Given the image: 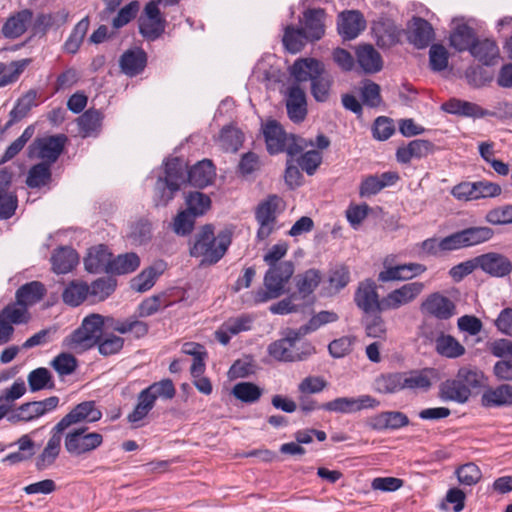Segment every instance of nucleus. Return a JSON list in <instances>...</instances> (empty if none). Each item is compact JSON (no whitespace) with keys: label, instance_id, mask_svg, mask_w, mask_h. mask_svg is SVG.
<instances>
[{"label":"nucleus","instance_id":"338daca9","mask_svg":"<svg viewBox=\"0 0 512 512\" xmlns=\"http://www.w3.org/2000/svg\"><path fill=\"white\" fill-rule=\"evenodd\" d=\"M27 62V60L12 61L9 64L0 62V88L17 81Z\"/></svg>","mask_w":512,"mask_h":512},{"label":"nucleus","instance_id":"4be33fe9","mask_svg":"<svg viewBox=\"0 0 512 512\" xmlns=\"http://www.w3.org/2000/svg\"><path fill=\"white\" fill-rule=\"evenodd\" d=\"M216 176L215 166L209 159H203L191 166L187 172V182L196 188L203 189L212 184Z\"/></svg>","mask_w":512,"mask_h":512},{"label":"nucleus","instance_id":"a878e982","mask_svg":"<svg viewBox=\"0 0 512 512\" xmlns=\"http://www.w3.org/2000/svg\"><path fill=\"white\" fill-rule=\"evenodd\" d=\"M119 65L125 75L137 76L147 65V53L142 48L129 49L121 55Z\"/></svg>","mask_w":512,"mask_h":512},{"label":"nucleus","instance_id":"4d7b16f0","mask_svg":"<svg viewBox=\"0 0 512 512\" xmlns=\"http://www.w3.org/2000/svg\"><path fill=\"white\" fill-rule=\"evenodd\" d=\"M142 391L143 393H146L149 399L152 398V402L154 404L158 398L170 400L173 399L176 395L174 383L169 378L154 382Z\"/></svg>","mask_w":512,"mask_h":512},{"label":"nucleus","instance_id":"9d476101","mask_svg":"<svg viewBox=\"0 0 512 512\" xmlns=\"http://www.w3.org/2000/svg\"><path fill=\"white\" fill-rule=\"evenodd\" d=\"M102 418V412L94 401H83L77 404L55 426L57 431H65L71 425L81 422L94 423Z\"/></svg>","mask_w":512,"mask_h":512},{"label":"nucleus","instance_id":"c9c22d12","mask_svg":"<svg viewBox=\"0 0 512 512\" xmlns=\"http://www.w3.org/2000/svg\"><path fill=\"white\" fill-rule=\"evenodd\" d=\"M36 98L37 92L35 90H29L22 97H20L9 113V120L5 124L4 130L9 129L15 123H18L23 118H25L30 110L37 105Z\"/></svg>","mask_w":512,"mask_h":512},{"label":"nucleus","instance_id":"c03bdc74","mask_svg":"<svg viewBox=\"0 0 512 512\" xmlns=\"http://www.w3.org/2000/svg\"><path fill=\"white\" fill-rule=\"evenodd\" d=\"M51 181V165L42 161L30 167L25 182L29 188L39 189L50 184Z\"/></svg>","mask_w":512,"mask_h":512},{"label":"nucleus","instance_id":"aec40b11","mask_svg":"<svg viewBox=\"0 0 512 512\" xmlns=\"http://www.w3.org/2000/svg\"><path fill=\"white\" fill-rule=\"evenodd\" d=\"M434 29L432 25L421 17H413L412 25L407 32V40L417 49H424L430 45L434 39Z\"/></svg>","mask_w":512,"mask_h":512},{"label":"nucleus","instance_id":"f704fd0d","mask_svg":"<svg viewBox=\"0 0 512 512\" xmlns=\"http://www.w3.org/2000/svg\"><path fill=\"white\" fill-rule=\"evenodd\" d=\"M440 396L443 400L466 403L471 396V391L464 386L456 375L455 379H448L440 385Z\"/></svg>","mask_w":512,"mask_h":512},{"label":"nucleus","instance_id":"e2e57ef3","mask_svg":"<svg viewBox=\"0 0 512 512\" xmlns=\"http://www.w3.org/2000/svg\"><path fill=\"white\" fill-rule=\"evenodd\" d=\"M262 389L252 382H240L232 389L233 396L244 403H255L262 396Z\"/></svg>","mask_w":512,"mask_h":512},{"label":"nucleus","instance_id":"c85d7f7f","mask_svg":"<svg viewBox=\"0 0 512 512\" xmlns=\"http://www.w3.org/2000/svg\"><path fill=\"white\" fill-rule=\"evenodd\" d=\"M442 110L453 115L482 118L489 115V111L483 109L476 103L452 98L442 104Z\"/></svg>","mask_w":512,"mask_h":512},{"label":"nucleus","instance_id":"f8f14e48","mask_svg":"<svg viewBox=\"0 0 512 512\" xmlns=\"http://www.w3.org/2000/svg\"><path fill=\"white\" fill-rule=\"evenodd\" d=\"M421 312L438 320H448L456 314V305L440 292L429 294L421 303Z\"/></svg>","mask_w":512,"mask_h":512},{"label":"nucleus","instance_id":"e433bc0d","mask_svg":"<svg viewBox=\"0 0 512 512\" xmlns=\"http://www.w3.org/2000/svg\"><path fill=\"white\" fill-rule=\"evenodd\" d=\"M403 377L402 372L382 373L375 378L373 388L379 394H396L404 390Z\"/></svg>","mask_w":512,"mask_h":512},{"label":"nucleus","instance_id":"052dcab7","mask_svg":"<svg viewBox=\"0 0 512 512\" xmlns=\"http://www.w3.org/2000/svg\"><path fill=\"white\" fill-rule=\"evenodd\" d=\"M243 140V133L237 128L225 126L220 132L219 142L222 149L226 152L238 151L242 146Z\"/></svg>","mask_w":512,"mask_h":512},{"label":"nucleus","instance_id":"ddd939ff","mask_svg":"<svg viewBox=\"0 0 512 512\" xmlns=\"http://www.w3.org/2000/svg\"><path fill=\"white\" fill-rule=\"evenodd\" d=\"M326 12L322 8H308L300 19L301 30L311 43L319 41L325 34Z\"/></svg>","mask_w":512,"mask_h":512},{"label":"nucleus","instance_id":"9b49d317","mask_svg":"<svg viewBox=\"0 0 512 512\" xmlns=\"http://www.w3.org/2000/svg\"><path fill=\"white\" fill-rule=\"evenodd\" d=\"M380 402L370 395H361L357 398L339 397L321 404V408L329 412L354 413L362 409L376 408Z\"/></svg>","mask_w":512,"mask_h":512},{"label":"nucleus","instance_id":"2eb2a0df","mask_svg":"<svg viewBox=\"0 0 512 512\" xmlns=\"http://www.w3.org/2000/svg\"><path fill=\"white\" fill-rule=\"evenodd\" d=\"M424 289L422 282H411L404 284L389 292L384 297L383 305L387 310L398 309L399 307L412 302Z\"/></svg>","mask_w":512,"mask_h":512},{"label":"nucleus","instance_id":"6ab92c4d","mask_svg":"<svg viewBox=\"0 0 512 512\" xmlns=\"http://www.w3.org/2000/svg\"><path fill=\"white\" fill-rule=\"evenodd\" d=\"M111 264L112 253L104 244L89 248L84 258V266L89 273L106 272L110 274Z\"/></svg>","mask_w":512,"mask_h":512},{"label":"nucleus","instance_id":"a18cd8bd","mask_svg":"<svg viewBox=\"0 0 512 512\" xmlns=\"http://www.w3.org/2000/svg\"><path fill=\"white\" fill-rule=\"evenodd\" d=\"M184 202L187 212L195 217H200L206 214L211 208L212 203L210 197L200 191H189L185 193Z\"/></svg>","mask_w":512,"mask_h":512},{"label":"nucleus","instance_id":"72a5a7b5","mask_svg":"<svg viewBox=\"0 0 512 512\" xmlns=\"http://www.w3.org/2000/svg\"><path fill=\"white\" fill-rule=\"evenodd\" d=\"M333 78L327 71L325 64L310 81L311 95L317 102H326L329 99Z\"/></svg>","mask_w":512,"mask_h":512},{"label":"nucleus","instance_id":"6e6d98bb","mask_svg":"<svg viewBox=\"0 0 512 512\" xmlns=\"http://www.w3.org/2000/svg\"><path fill=\"white\" fill-rule=\"evenodd\" d=\"M58 404L59 398L57 396H50L41 401L23 403L22 410L26 412L28 420L31 421L56 409Z\"/></svg>","mask_w":512,"mask_h":512},{"label":"nucleus","instance_id":"a19ab883","mask_svg":"<svg viewBox=\"0 0 512 512\" xmlns=\"http://www.w3.org/2000/svg\"><path fill=\"white\" fill-rule=\"evenodd\" d=\"M450 45L457 51H469L476 42L475 31L467 24H459L450 35Z\"/></svg>","mask_w":512,"mask_h":512},{"label":"nucleus","instance_id":"473e14b6","mask_svg":"<svg viewBox=\"0 0 512 512\" xmlns=\"http://www.w3.org/2000/svg\"><path fill=\"white\" fill-rule=\"evenodd\" d=\"M471 55L483 65H495L499 59V48L495 41L490 39L476 40L471 47Z\"/></svg>","mask_w":512,"mask_h":512},{"label":"nucleus","instance_id":"4c0bfd02","mask_svg":"<svg viewBox=\"0 0 512 512\" xmlns=\"http://www.w3.org/2000/svg\"><path fill=\"white\" fill-rule=\"evenodd\" d=\"M187 172V163L179 157H173L165 161L162 179L176 184L181 189V186L187 182Z\"/></svg>","mask_w":512,"mask_h":512},{"label":"nucleus","instance_id":"0eeeda50","mask_svg":"<svg viewBox=\"0 0 512 512\" xmlns=\"http://www.w3.org/2000/svg\"><path fill=\"white\" fill-rule=\"evenodd\" d=\"M167 21L162 15L157 2L146 3L142 15L138 19L141 36L147 41L159 39L165 32Z\"/></svg>","mask_w":512,"mask_h":512},{"label":"nucleus","instance_id":"cd10ccee","mask_svg":"<svg viewBox=\"0 0 512 512\" xmlns=\"http://www.w3.org/2000/svg\"><path fill=\"white\" fill-rule=\"evenodd\" d=\"M357 63L367 74L379 72L383 67L380 53L371 44H360L355 50Z\"/></svg>","mask_w":512,"mask_h":512},{"label":"nucleus","instance_id":"680f3d73","mask_svg":"<svg viewBox=\"0 0 512 512\" xmlns=\"http://www.w3.org/2000/svg\"><path fill=\"white\" fill-rule=\"evenodd\" d=\"M360 96L363 105L369 108H377L382 103L380 85L370 79H365L362 82Z\"/></svg>","mask_w":512,"mask_h":512},{"label":"nucleus","instance_id":"603ef678","mask_svg":"<svg viewBox=\"0 0 512 512\" xmlns=\"http://www.w3.org/2000/svg\"><path fill=\"white\" fill-rule=\"evenodd\" d=\"M89 297V285L86 282L71 281L62 293L63 302L77 307Z\"/></svg>","mask_w":512,"mask_h":512},{"label":"nucleus","instance_id":"1a4fd4ad","mask_svg":"<svg viewBox=\"0 0 512 512\" xmlns=\"http://www.w3.org/2000/svg\"><path fill=\"white\" fill-rule=\"evenodd\" d=\"M353 300L356 307L361 310L363 314L386 311L383 305L384 297L380 299L377 285L370 278L359 282Z\"/></svg>","mask_w":512,"mask_h":512},{"label":"nucleus","instance_id":"a211bd4d","mask_svg":"<svg viewBox=\"0 0 512 512\" xmlns=\"http://www.w3.org/2000/svg\"><path fill=\"white\" fill-rule=\"evenodd\" d=\"M410 424L408 416L401 411H383L372 416L368 425L376 431L398 430Z\"/></svg>","mask_w":512,"mask_h":512},{"label":"nucleus","instance_id":"6e6552de","mask_svg":"<svg viewBox=\"0 0 512 512\" xmlns=\"http://www.w3.org/2000/svg\"><path fill=\"white\" fill-rule=\"evenodd\" d=\"M280 201L281 199L278 195L272 194L257 205L255 210V219L259 224V228L257 230V239L259 241L265 240L273 233Z\"/></svg>","mask_w":512,"mask_h":512},{"label":"nucleus","instance_id":"423d86ee","mask_svg":"<svg viewBox=\"0 0 512 512\" xmlns=\"http://www.w3.org/2000/svg\"><path fill=\"white\" fill-rule=\"evenodd\" d=\"M68 138L65 134L37 137L29 145L28 156H36L43 162L52 165L62 154Z\"/></svg>","mask_w":512,"mask_h":512},{"label":"nucleus","instance_id":"69168bd1","mask_svg":"<svg viewBox=\"0 0 512 512\" xmlns=\"http://www.w3.org/2000/svg\"><path fill=\"white\" fill-rule=\"evenodd\" d=\"M462 231L466 247L475 246L490 240L494 231L486 226H473L465 228Z\"/></svg>","mask_w":512,"mask_h":512},{"label":"nucleus","instance_id":"3c124183","mask_svg":"<svg viewBox=\"0 0 512 512\" xmlns=\"http://www.w3.org/2000/svg\"><path fill=\"white\" fill-rule=\"evenodd\" d=\"M117 287V281L112 276H104L94 280L89 285V297L92 302L106 300Z\"/></svg>","mask_w":512,"mask_h":512},{"label":"nucleus","instance_id":"4468645a","mask_svg":"<svg viewBox=\"0 0 512 512\" xmlns=\"http://www.w3.org/2000/svg\"><path fill=\"white\" fill-rule=\"evenodd\" d=\"M366 28V20L358 10H345L338 15L337 30L344 40L355 39Z\"/></svg>","mask_w":512,"mask_h":512},{"label":"nucleus","instance_id":"774afa93","mask_svg":"<svg viewBox=\"0 0 512 512\" xmlns=\"http://www.w3.org/2000/svg\"><path fill=\"white\" fill-rule=\"evenodd\" d=\"M154 406L155 404L152 402V398L149 399L146 393L141 391L137 396V403L134 409L127 415V421L132 424L141 422L147 417Z\"/></svg>","mask_w":512,"mask_h":512},{"label":"nucleus","instance_id":"864d4df0","mask_svg":"<svg viewBox=\"0 0 512 512\" xmlns=\"http://www.w3.org/2000/svg\"><path fill=\"white\" fill-rule=\"evenodd\" d=\"M140 266V258L134 252L120 254L112 258L110 274L124 275L136 271Z\"/></svg>","mask_w":512,"mask_h":512},{"label":"nucleus","instance_id":"39448f33","mask_svg":"<svg viewBox=\"0 0 512 512\" xmlns=\"http://www.w3.org/2000/svg\"><path fill=\"white\" fill-rule=\"evenodd\" d=\"M103 443V436L98 432H88L87 427H80L68 432L65 436L64 446L72 456L88 454Z\"/></svg>","mask_w":512,"mask_h":512},{"label":"nucleus","instance_id":"ea45409f","mask_svg":"<svg viewBox=\"0 0 512 512\" xmlns=\"http://www.w3.org/2000/svg\"><path fill=\"white\" fill-rule=\"evenodd\" d=\"M296 281V294H299V299L305 300L313 294L315 289L321 282V273L317 269H308L302 274H298L295 278Z\"/></svg>","mask_w":512,"mask_h":512},{"label":"nucleus","instance_id":"7ed1b4c3","mask_svg":"<svg viewBox=\"0 0 512 512\" xmlns=\"http://www.w3.org/2000/svg\"><path fill=\"white\" fill-rule=\"evenodd\" d=\"M104 317L100 314L86 316L81 325L63 340V346L76 352L87 351L96 346L103 335Z\"/></svg>","mask_w":512,"mask_h":512},{"label":"nucleus","instance_id":"0e129e2a","mask_svg":"<svg viewBox=\"0 0 512 512\" xmlns=\"http://www.w3.org/2000/svg\"><path fill=\"white\" fill-rule=\"evenodd\" d=\"M29 389L32 392H37L45 388H53L54 382L52 375L47 368L39 367L32 370L27 377Z\"/></svg>","mask_w":512,"mask_h":512},{"label":"nucleus","instance_id":"49530a36","mask_svg":"<svg viewBox=\"0 0 512 512\" xmlns=\"http://www.w3.org/2000/svg\"><path fill=\"white\" fill-rule=\"evenodd\" d=\"M308 42L310 41L300 27H296L294 25H287L285 27L282 43L289 53H299Z\"/></svg>","mask_w":512,"mask_h":512},{"label":"nucleus","instance_id":"13d9d810","mask_svg":"<svg viewBox=\"0 0 512 512\" xmlns=\"http://www.w3.org/2000/svg\"><path fill=\"white\" fill-rule=\"evenodd\" d=\"M89 18L84 17L81 19L73 28L68 39L64 43V50L69 54H75L78 52L84 37L89 28Z\"/></svg>","mask_w":512,"mask_h":512},{"label":"nucleus","instance_id":"58836bf2","mask_svg":"<svg viewBox=\"0 0 512 512\" xmlns=\"http://www.w3.org/2000/svg\"><path fill=\"white\" fill-rule=\"evenodd\" d=\"M46 294V288L39 281L28 282L16 291V301L19 306H29L39 302Z\"/></svg>","mask_w":512,"mask_h":512},{"label":"nucleus","instance_id":"de8ad7c7","mask_svg":"<svg viewBox=\"0 0 512 512\" xmlns=\"http://www.w3.org/2000/svg\"><path fill=\"white\" fill-rule=\"evenodd\" d=\"M435 349L441 356L455 359L465 354V347L453 336L441 334L435 340Z\"/></svg>","mask_w":512,"mask_h":512},{"label":"nucleus","instance_id":"393cba45","mask_svg":"<svg viewBox=\"0 0 512 512\" xmlns=\"http://www.w3.org/2000/svg\"><path fill=\"white\" fill-rule=\"evenodd\" d=\"M62 433L63 431H57V426L53 427L51 437L45 448L36 458L35 467L38 471H43L50 467L58 458L61 450Z\"/></svg>","mask_w":512,"mask_h":512},{"label":"nucleus","instance_id":"412c9836","mask_svg":"<svg viewBox=\"0 0 512 512\" xmlns=\"http://www.w3.org/2000/svg\"><path fill=\"white\" fill-rule=\"evenodd\" d=\"M479 268L493 277H504L512 270L510 260L498 253L489 252L476 257Z\"/></svg>","mask_w":512,"mask_h":512},{"label":"nucleus","instance_id":"f3484780","mask_svg":"<svg viewBox=\"0 0 512 512\" xmlns=\"http://www.w3.org/2000/svg\"><path fill=\"white\" fill-rule=\"evenodd\" d=\"M286 110L289 119L294 123L304 121L307 116V99L304 90L299 85L288 88Z\"/></svg>","mask_w":512,"mask_h":512},{"label":"nucleus","instance_id":"20e7f679","mask_svg":"<svg viewBox=\"0 0 512 512\" xmlns=\"http://www.w3.org/2000/svg\"><path fill=\"white\" fill-rule=\"evenodd\" d=\"M268 354L280 362H300L316 353L315 347L308 341H298L284 334V337L268 345Z\"/></svg>","mask_w":512,"mask_h":512},{"label":"nucleus","instance_id":"5fc2aeb1","mask_svg":"<svg viewBox=\"0 0 512 512\" xmlns=\"http://www.w3.org/2000/svg\"><path fill=\"white\" fill-rule=\"evenodd\" d=\"M381 313L382 312H370L369 314L362 315L361 324L368 337L383 338L386 335V323Z\"/></svg>","mask_w":512,"mask_h":512},{"label":"nucleus","instance_id":"5701e85b","mask_svg":"<svg viewBox=\"0 0 512 512\" xmlns=\"http://www.w3.org/2000/svg\"><path fill=\"white\" fill-rule=\"evenodd\" d=\"M267 151L273 155L284 152L287 134L282 125L274 119L268 120L262 128Z\"/></svg>","mask_w":512,"mask_h":512},{"label":"nucleus","instance_id":"b1692460","mask_svg":"<svg viewBox=\"0 0 512 512\" xmlns=\"http://www.w3.org/2000/svg\"><path fill=\"white\" fill-rule=\"evenodd\" d=\"M434 150V144L425 139H416L410 141L406 146L398 147L396 150V160L401 164H408L414 159L427 157Z\"/></svg>","mask_w":512,"mask_h":512},{"label":"nucleus","instance_id":"37998d69","mask_svg":"<svg viewBox=\"0 0 512 512\" xmlns=\"http://www.w3.org/2000/svg\"><path fill=\"white\" fill-rule=\"evenodd\" d=\"M103 114L100 110L90 108L78 118V126L83 137L96 136L101 129Z\"/></svg>","mask_w":512,"mask_h":512},{"label":"nucleus","instance_id":"f257e3e1","mask_svg":"<svg viewBox=\"0 0 512 512\" xmlns=\"http://www.w3.org/2000/svg\"><path fill=\"white\" fill-rule=\"evenodd\" d=\"M233 229L225 227L217 235L212 224H205L200 227L194 235L193 245L190 248L192 257H201V264L214 265L226 254L232 243Z\"/></svg>","mask_w":512,"mask_h":512},{"label":"nucleus","instance_id":"bf43d9fd","mask_svg":"<svg viewBox=\"0 0 512 512\" xmlns=\"http://www.w3.org/2000/svg\"><path fill=\"white\" fill-rule=\"evenodd\" d=\"M403 388L409 390L427 391L432 386L431 379L427 375V370H410L402 372Z\"/></svg>","mask_w":512,"mask_h":512},{"label":"nucleus","instance_id":"c756f323","mask_svg":"<svg viewBox=\"0 0 512 512\" xmlns=\"http://www.w3.org/2000/svg\"><path fill=\"white\" fill-rule=\"evenodd\" d=\"M77 252L68 246L59 247L51 255L52 270L56 274H66L78 264Z\"/></svg>","mask_w":512,"mask_h":512},{"label":"nucleus","instance_id":"7c9ffc66","mask_svg":"<svg viewBox=\"0 0 512 512\" xmlns=\"http://www.w3.org/2000/svg\"><path fill=\"white\" fill-rule=\"evenodd\" d=\"M69 13L63 9L54 14L39 13L32 23V33L34 36H44L48 30L54 26L60 27L68 20Z\"/></svg>","mask_w":512,"mask_h":512},{"label":"nucleus","instance_id":"79ce46f5","mask_svg":"<svg viewBox=\"0 0 512 512\" xmlns=\"http://www.w3.org/2000/svg\"><path fill=\"white\" fill-rule=\"evenodd\" d=\"M378 47L391 48L400 42L401 30L392 22L380 23L374 28Z\"/></svg>","mask_w":512,"mask_h":512},{"label":"nucleus","instance_id":"bb28decb","mask_svg":"<svg viewBox=\"0 0 512 512\" xmlns=\"http://www.w3.org/2000/svg\"><path fill=\"white\" fill-rule=\"evenodd\" d=\"M33 19L30 9H23L11 15L3 24L1 32L5 38L16 39L23 35Z\"/></svg>","mask_w":512,"mask_h":512},{"label":"nucleus","instance_id":"dca6fc26","mask_svg":"<svg viewBox=\"0 0 512 512\" xmlns=\"http://www.w3.org/2000/svg\"><path fill=\"white\" fill-rule=\"evenodd\" d=\"M323 64L322 61L313 57H300L289 66L288 72L295 82L294 85H299L300 83L312 81Z\"/></svg>","mask_w":512,"mask_h":512},{"label":"nucleus","instance_id":"2f4dec72","mask_svg":"<svg viewBox=\"0 0 512 512\" xmlns=\"http://www.w3.org/2000/svg\"><path fill=\"white\" fill-rule=\"evenodd\" d=\"M166 264L159 261L144 269L140 274L131 280V288L137 292H146L151 289L157 278L164 272Z\"/></svg>","mask_w":512,"mask_h":512},{"label":"nucleus","instance_id":"8fccbe9b","mask_svg":"<svg viewBox=\"0 0 512 512\" xmlns=\"http://www.w3.org/2000/svg\"><path fill=\"white\" fill-rule=\"evenodd\" d=\"M180 190L179 186L158 177L154 186L153 204L156 208L166 207Z\"/></svg>","mask_w":512,"mask_h":512},{"label":"nucleus","instance_id":"09e8293b","mask_svg":"<svg viewBox=\"0 0 512 512\" xmlns=\"http://www.w3.org/2000/svg\"><path fill=\"white\" fill-rule=\"evenodd\" d=\"M511 399L512 386L502 384L495 389H487L481 397V402L484 407H495L511 403Z\"/></svg>","mask_w":512,"mask_h":512},{"label":"nucleus","instance_id":"f03ea898","mask_svg":"<svg viewBox=\"0 0 512 512\" xmlns=\"http://www.w3.org/2000/svg\"><path fill=\"white\" fill-rule=\"evenodd\" d=\"M295 266L292 261H282L269 266L263 278L264 288H259L253 293L254 302L265 303L279 298L285 293V286L293 276Z\"/></svg>","mask_w":512,"mask_h":512}]
</instances>
